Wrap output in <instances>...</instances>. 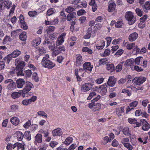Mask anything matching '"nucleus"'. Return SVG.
Segmentation results:
<instances>
[{"mask_svg":"<svg viewBox=\"0 0 150 150\" xmlns=\"http://www.w3.org/2000/svg\"><path fill=\"white\" fill-rule=\"evenodd\" d=\"M12 59V58L11 57V54H8L7 55V56L4 58L3 60L4 61H2L1 62V63H3L4 64V63L5 62L6 64H8L9 62Z\"/></svg>","mask_w":150,"mask_h":150,"instance_id":"23","label":"nucleus"},{"mask_svg":"<svg viewBox=\"0 0 150 150\" xmlns=\"http://www.w3.org/2000/svg\"><path fill=\"white\" fill-rule=\"evenodd\" d=\"M25 83V81L22 79H18L16 81V86L18 88H22Z\"/></svg>","mask_w":150,"mask_h":150,"instance_id":"15","label":"nucleus"},{"mask_svg":"<svg viewBox=\"0 0 150 150\" xmlns=\"http://www.w3.org/2000/svg\"><path fill=\"white\" fill-rule=\"evenodd\" d=\"M21 32V30L19 29H17L12 31L11 33V36L16 37L18 36Z\"/></svg>","mask_w":150,"mask_h":150,"instance_id":"26","label":"nucleus"},{"mask_svg":"<svg viewBox=\"0 0 150 150\" xmlns=\"http://www.w3.org/2000/svg\"><path fill=\"white\" fill-rule=\"evenodd\" d=\"M140 123L142 125V129L144 131H148L150 128L149 124L145 119L140 120Z\"/></svg>","mask_w":150,"mask_h":150,"instance_id":"7","label":"nucleus"},{"mask_svg":"<svg viewBox=\"0 0 150 150\" xmlns=\"http://www.w3.org/2000/svg\"><path fill=\"white\" fill-rule=\"evenodd\" d=\"M55 66V64L50 60H47V68L51 69Z\"/></svg>","mask_w":150,"mask_h":150,"instance_id":"37","label":"nucleus"},{"mask_svg":"<svg viewBox=\"0 0 150 150\" xmlns=\"http://www.w3.org/2000/svg\"><path fill=\"white\" fill-rule=\"evenodd\" d=\"M88 106V108L92 109V111L93 112L99 110L101 107V105L100 103L95 101H92L89 103Z\"/></svg>","mask_w":150,"mask_h":150,"instance_id":"1","label":"nucleus"},{"mask_svg":"<svg viewBox=\"0 0 150 150\" xmlns=\"http://www.w3.org/2000/svg\"><path fill=\"white\" fill-rule=\"evenodd\" d=\"M52 45H49L48 47L50 50L53 51L55 48V44L54 41L52 40Z\"/></svg>","mask_w":150,"mask_h":150,"instance_id":"56","label":"nucleus"},{"mask_svg":"<svg viewBox=\"0 0 150 150\" xmlns=\"http://www.w3.org/2000/svg\"><path fill=\"white\" fill-rule=\"evenodd\" d=\"M125 18L130 25L133 24L136 21L135 18L134 17L132 12L131 11L127 12Z\"/></svg>","mask_w":150,"mask_h":150,"instance_id":"3","label":"nucleus"},{"mask_svg":"<svg viewBox=\"0 0 150 150\" xmlns=\"http://www.w3.org/2000/svg\"><path fill=\"white\" fill-rule=\"evenodd\" d=\"M28 14L30 17H34L37 14V12L35 11H30L28 12Z\"/></svg>","mask_w":150,"mask_h":150,"instance_id":"64","label":"nucleus"},{"mask_svg":"<svg viewBox=\"0 0 150 150\" xmlns=\"http://www.w3.org/2000/svg\"><path fill=\"white\" fill-rule=\"evenodd\" d=\"M20 93L17 92L13 93L11 96L12 98L13 99H16L19 97L21 95L22 96L21 91H20Z\"/></svg>","mask_w":150,"mask_h":150,"instance_id":"25","label":"nucleus"},{"mask_svg":"<svg viewBox=\"0 0 150 150\" xmlns=\"http://www.w3.org/2000/svg\"><path fill=\"white\" fill-rule=\"evenodd\" d=\"M134 69L138 72L142 71L143 69L139 67L138 66H135L134 67Z\"/></svg>","mask_w":150,"mask_h":150,"instance_id":"63","label":"nucleus"},{"mask_svg":"<svg viewBox=\"0 0 150 150\" xmlns=\"http://www.w3.org/2000/svg\"><path fill=\"white\" fill-rule=\"evenodd\" d=\"M138 104V102L137 101L135 100L130 103L129 104V106L130 107L133 109L134 107L137 106Z\"/></svg>","mask_w":150,"mask_h":150,"instance_id":"40","label":"nucleus"},{"mask_svg":"<svg viewBox=\"0 0 150 150\" xmlns=\"http://www.w3.org/2000/svg\"><path fill=\"white\" fill-rule=\"evenodd\" d=\"M124 62H122L120 64H119L117 65L115 69L116 71V72H119L122 69V64H123Z\"/></svg>","mask_w":150,"mask_h":150,"instance_id":"41","label":"nucleus"},{"mask_svg":"<svg viewBox=\"0 0 150 150\" xmlns=\"http://www.w3.org/2000/svg\"><path fill=\"white\" fill-rule=\"evenodd\" d=\"M42 135L40 134H38L35 137V141L38 143L42 142Z\"/></svg>","mask_w":150,"mask_h":150,"instance_id":"43","label":"nucleus"},{"mask_svg":"<svg viewBox=\"0 0 150 150\" xmlns=\"http://www.w3.org/2000/svg\"><path fill=\"white\" fill-rule=\"evenodd\" d=\"M82 50L83 52H87L90 54H92L93 53L92 50L87 47H83L82 49Z\"/></svg>","mask_w":150,"mask_h":150,"instance_id":"35","label":"nucleus"},{"mask_svg":"<svg viewBox=\"0 0 150 150\" xmlns=\"http://www.w3.org/2000/svg\"><path fill=\"white\" fill-rule=\"evenodd\" d=\"M20 39L23 41H24L26 39V33L25 32H22L21 33L19 36Z\"/></svg>","mask_w":150,"mask_h":150,"instance_id":"30","label":"nucleus"},{"mask_svg":"<svg viewBox=\"0 0 150 150\" xmlns=\"http://www.w3.org/2000/svg\"><path fill=\"white\" fill-rule=\"evenodd\" d=\"M107 70L110 71L112 73L115 71V67L113 64H107L106 67Z\"/></svg>","mask_w":150,"mask_h":150,"instance_id":"20","label":"nucleus"},{"mask_svg":"<svg viewBox=\"0 0 150 150\" xmlns=\"http://www.w3.org/2000/svg\"><path fill=\"white\" fill-rule=\"evenodd\" d=\"M127 43V44L126 45V48L129 50H130L132 49L133 46L135 45V44L134 43H129L128 42Z\"/></svg>","mask_w":150,"mask_h":150,"instance_id":"44","label":"nucleus"},{"mask_svg":"<svg viewBox=\"0 0 150 150\" xmlns=\"http://www.w3.org/2000/svg\"><path fill=\"white\" fill-rule=\"evenodd\" d=\"M83 67L84 68V70L88 71L91 72L92 71V69L93 68V65H91L90 62H87L84 63L83 65Z\"/></svg>","mask_w":150,"mask_h":150,"instance_id":"9","label":"nucleus"},{"mask_svg":"<svg viewBox=\"0 0 150 150\" xmlns=\"http://www.w3.org/2000/svg\"><path fill=\"white\" fill-rule=\"evenodd\" d=\"M25 66V63L24 62L22 61L21 62L16 66V69L18 71L17 72V76L21 75L23 76L24 74L23 73V69Z\"/></svg>","mask_w":150,"mask_h":150,"instance_id":"5","label":"nucleus"},{"mask_svg":"<svg viewBox=\"0 0 150 150\" xmlns=\"http://www.w3.org/2000/svg\"><path fill=\"white\" fill-rule=\"evenodd\" d=\"M21 54V52L18 50H14L10 54L12 58H16Z\"/></svg>","mask_w":150,"mask_h":150,"instance_id":"27","label":"nucleus"},{"mask_svg":"<svg viewBox=\"0 0 150 150\" xmlns=\"http://www.w3.org/2000/svg\"><path fill=\"white\" fill-rule=\"evenodd\" d=\"M124 24L122 21H118L115 24V27L117 28H121Z\"/></svg>","mask_w":150,"mask_h":150,"instance_id":"38","label":"nucleus"},{"mask_svg":"<svg viewBox=\"0 0 150 150\" xmlns=\"http://www.w3.org/2000/svg\"><path fill=\"white\" fill-rule=\"evenodd\" d=\"M128 121L129 123L131 124H136V125L134 126V127H139L141 126V124L139 122L137 121V120L135 119H132L131 118H129L128 119Z\"/></svg>","mask_w":150,"mask_h":150,"instance_id":"12","label":"nucleus"},{"mask_svg":"<svg viewBox=\"0 0 150 150\" xmlns=\"http://www.w3.org/2000/svg\"><path fill=\"white\" fill-rule=\"evenodd\" d=\"M59 51L60 52V53H62V52H64L65 51V49L64 45L59 46L58 47H57Z\"/></svg>","mask_w":150,"mask_h":150,"instance_id":"55","label":"nucleus"},{"mask_svg":"<svg viewBox=\"0 0 150 150\" xmlns=\"http://www.w3.org/2000/svg\"><path fill=\"white\" fill-rule=\"evenodd\" d=\"M112 145L114 147L117 146L118 145V142L115 139H114L112 142Z\"/></svg>","mask_w":150,"mask_h":150,"instance_id":"61","label":"nucleus"},{"mask_svg":"<svg viewBox=\"0 0 150 150\" xmlns=\"http://www.w3.org/2000/svg\"><path fill=\"white\" fill-rule=\"evenodd\" d=\"M146 79V78L143 76H137L135 77L132 81L135 84L139 86L145 82Z\"/></svg>","mask_w":150,"mask_h":150,"instance_id":"4","label":"nucleus"},{"mask_svg":"<svg viewBox=\"0 0 150 150\" xmlns=\"http://www.w3.org/2000/svg\"><path fill=\"white\" fill-rule=\"evenodd\" d=\"M40 41L41 39L40 38H38L36 40H34L33 42L34 43V46H35L38 45L40 44Z\"/></svg>","mask_w":150,"mask_h":150,"instance_id":"50","label":"nucleus"},{"mask_svg":"<svg viewBox=\"0 0 150 150\" xmlns=\"http://www.w3.org/2000/svg\"><path fill=\"white\" fill-rule=\"evenodd\" d=\"M108 87V85L106 84H104L100 86L98 88V91L100 90V93L103 96L105 95L107 91L106 88Z\"/></svg>","mask_w":150,"mask_h":150,"instance_id":"11","label":"nucleus"},{"mask_svg":"<svg viewBox=\"0 0 150 150\" xmlns=\"http://www.w3.org/2000/svg\"><path fill=\"white\" fill-rule=\"evenodd\" d=\"M11 123L15 125H17L19 122V119L17 117H14L10 119Z\"/></svg>","mask_w":150,"mask_h":150,"instance_id":"19","label":"nucleus"},{"mask_svg":"<svg viewBox=\"0 0 150 150\" xmlns=\"http://www.w3.org/2000/svg\"><path fill=\"white\" fill-rule=\"evenodd\" d=\"M135 12L139 16L141 17L142 16L143 12L142 9L139 8H137L135 9Z\"/></svg>","mask_w":150,"mask_h":150,"instance_id":"42","label":"nucleus"},{"mask_svg":"<svg viewBox=\"0 0 150 150\" xmlns=\"http://www.w3.org/2000/svg\"><path fill=\"white\" fill-rule=\"evenodd\" d=\"M66 33H63L58 37L56 44L57 46L62 45L64 41V38L66 36Z\"/></svg>","mask_w":150,"mask_h":150,"instance_id":"6","label":"nucleus"},{"mask_svg":"<svg viewBox=\"0 0 150 150\" xmlns=\"http://www.w3.org/2000/svg\"><path fill=\"white\" fill-rule=\"evenodd\" d=\"M116 7V4L114 2L110 3L108 6V11L109 12H112L115 9Z\"/></svg>","mask_w":150,"mask_h":150,"instance_id":"22","label":"nucleus"},{"mask_svg":"<svg viewBox=\"0 0 150 150\" xmlns=\"http://www.w3.org/2000/svg\"><path fill=\"white\" fill-rule=\"evenodd\" d=\"M92 88V84L90 83L83 84L81 87V90L83 92L88 91Z\"/></svg>","mask_w":150,"mask_h":150,"instance_id":"10","label":"nucleus"},{"mask_svg":"<svg viewBox=\"0 0 150 150\" xmlns=\"http://www.w3.org/2000/svg\"><path fill=\"white\" fill-rule=\"evenodd\" d=\"M106 39L107 41V45L106 47H108L110 45L112 40V38L110 37H108L106 38Z\"/></svg>","mask_w":150,"mask_h":150,"instance_id":"57","label":"nucleus"},{"mask_svg":"<svg viewBox=\"0 0 150 150\" xmlns=\"http://www.w3.org/2000/svg\"><path fill=\"white\" fill-rule=\"evenodd\" d=\"M110 140L111 139H109L108 137L106 136L103 138V141L102 142V144L103 145L105 144L110 142Z\"/></svg>","mask_w":150,"mask_h":150,"instance_id":"47","label":"nucleus"},{"mask_svg":"<svg viewBox=\"0 0 150 150\" xmlns=\"http://www.w3.org/2000/svg\"><path fill=\"white\" fill-rule=\"evenodd\" d=\"M56 10L54 8H51L47 10V16H50L55 13Z\"/></svg>","mask_w":150,"mask_h":150,"instance_id":"46","label":"nucleus"},{"mask_svg":"<svg viewBox=\"0 0 150 150\" xmlns=\"http://www.w3.org/2000/svg\"><path fill=\"white\" fill-rule=\"evenodd\" d=\"M101 45H97L96 48L98 50L102 49L105 46V42L104 40H101Z\"/></svg>","mask_w":150,"mask_h":150,"instance_id":"34","label":"nucleus"},{"mask_svg":"<svg viewBox=\"0 0 150 150\" xmlns=\"http://www.w3.org/2000/svg\"><path fill=\"white\" fill-rule=\"evenodd\" d=\"M25 83V87L21 91L22 96L23 97H24L25 96H27V93L30 90L33 86V84L29 82H27Z\"/></svg>","mask_w":150,"mask_h":150,"instance_id":"2","label":"nucleus"},{"mask_svg":"<svg viewBox=\"0 0 150 150\" xmlns=\"http://www.w3.org/2000/svg\"><path fill=\"white\" fill-rule=\"evenodd\" d=\"M147 61L144 59L143 57L142 61L140 63V65L142 66L144 68H146L147 67Z\"/></svg>","mask_w":150,"mask_h":150,"instance_id":"48","label":"nucleus"},{"mask_svg":"<svg viewBox=\"0 0 150 150\" xmlns=\"http://www.w3.org/2000/svg\"><path fill=\"white\" fill-rule=\"evenodd\" d=\"M108 61L107 58L100 59L98 61V64L99 66L104 65Z\"/></svg>","mask_w":150,"mask_h":150,"instance_id":"36","label":"nucleus"},{"mask_svg":"<svg viewBox=\"0 0 150 150\" xmlns=\"http://www.w3.org/2000/svg\"><path fill=\"white\" fill-rule=\"evenodd\" d=\"M89 5L92 6V11L93 12L96 11L97 9V6L95 1V0H91L89 3Z\"/></svg>","mask_w":150,"mask_h":150,"instance_id":"18","label":"nucleus"},{"mask_svg":"<svg viewBox=\"0 0 150 150\" xmlns=\"http://www.w3.org/2000/svg\"><path fill=\"white\" fill-rule=\"evenodd\" d=\"M17 138L19 141L21 140L24 136L23 134L21 132H17Z\"/></svg>","mask_w":150,"mask_h":150,"instance_id":"52","label":"nucleus"},{"mask_svg":"<svg viewBox=\"0 0 150 150\" xmlns=\"http://www.w3.org/2000/svg\"><path fill=\"white\" fill-rule=\"evenodd\" d=\"M72 138L71 137H69L66 139L64 143L66 145H69L72 142Z\"/></svg>","mask_w":150,"mask_h":150,"instance_id":"31","label":"nucleus"},{"mask_svg":"<svg viewBox=\"0 0 150 150\" xmlns=\"http://www.w3.org/2000/svg\"><path fill=\"white\" fill-rule=\"evenodd\" d=\"M17 148L18 149H21L22 150H25V149H26V145L24 143L22 144L18 142Z\"/></svg>","mask_w":150,"mask_h":150,"instance_id":"45","label":"nucleus"},{"mask_svg":"<svg viewBox=\"0 0 150 150\" xmlns=\"http://www.w3.org/2000/svg\"><path fill=\"white\" fill-rule=\"evenodd\" d=\"M74 10V7L70 6H68L67 8L65 9V11L67 12L70 13L71 12H73Z\"/></svg>","mask_w":150,"mask_h":150,"instance_id":"39","label":"nucleus"},{"mask_svg":"<svg viewBox=\"0 0 150 150\" xmlns=\"http://www.w3.org/2000/svg\"><path fill=\"white\" fill-rule=\"evenodd\" d=\"M121 40H122V39L121 38H119L117 39H115L112 41V43L114 45L118 44Z\"/></svg>","mask_w":150,"mask_h":150,"instance_id":"54","label":"nucleus"},{"mask_svg":"<svg viewBox=\"0 0 150 150\" xmlns=\"http://www.w3.org/2000/svg\"><path fill=\"white\" fill-rule=\"evenodd\" d=\"M115 83L116 81L114 77L113 76H110L107 82L108 85L109 86L113 87L115 86Z\"/></svg>","mask_w":150,"mask_h":150,"instance_id":"13","label":"nucleus"},{"mask_svg":"<svg viewBox=\"0 0 150 150\" xmlns=\"http://www.w3.org/2000/svg\"><path fill=\"white\" fill-rule=\"evenodd\" d=\"M122 93L127 94L128 96H130L131 95V91L127 89H123L122 91Z\"/></svg>","mask_w":150,"mask_h":150,"instance_id":"49","label":"nucleus"},{"mask_svg":"<svg viewBox=\"0 0 150 150\" xmlns=\"http://www.w3.org/2000/svg\"><path fill=\"white\" fill-rule=\"evenodd\" d=\"M59 22L58 18L57 17L54 20H50V21H47V25H55L58 23Z\"/></svg>","mask_w":150,"mask_h":150,"instance_id":"29","label":"nucleus"},{"mask_svg":"<svg viewBox=\"0 0 150 150\" xmlns=\"http://www.w3.org/2000/svg\"><path fill=\"white\" fill-rule=\"evenodd\" d=\"M31 125V122L30 120H29L23 125V127L25 128H28Z\"/></svg>","mask_w":150,"mask_h":150,"instance_id":"60","label":"nucleus"},{"mask_svg":"<svg viewBox=\"0 0 150 150\" xmlns=\"http://www.w3.org/2000/svg\"><path fill=\"white\" fill-rule=\"evenodd\" d=\"M143 59V57H138L136 58L135 60V64L137 65H140Z\"/></svg>","mask_w":150,"mask_h":150,"instance_id":"32","label":"nucleus"},{"mask_svg":"<svg viewBox=\"0 0 150 150\" xmlns=\"http://www.w3.org/2000/svg\"><path fill=\"white\" fill-rule=\"evenodd\" d=\"M124 111L123 107H121L120 108H117L116 109V113L118 116L119 117L122 115V114L124 112Z\"/></svg>","mask_w":150,"mask_h":150,"instance_id":"24","label":"nucleus"},{"mask_svg":"<svg viewBox=\"0 0 150 150\" xmlns=\"http://www.w3.org/2000/svg\"><path fill=\"white\" fill-rule=\"evenodd\" d=\"M83 59L82 56L80 54L76 55V59L74 62V65L76 67L81 66L83 63Z\"/></svg>","mask_w":150,"mask_h":150,"instance_id":"8","label":"nucleus"},{"mask_svg":"<svg viewBox=\"0 0 150 150\" xmlns=\"http://www.w3.org/2000/svg\"><path fill=\"white\" fill-rule=\"evenodd\" d=\"M96 95V93L95 92H93L90 93L88 97L87 98V100H90L93 97Z\"/></svg>","mask_w":150,"mask_h":150,"instance_id":"58","label":"nucleus"},{"mask_svg":"<svg viewBox=\"0 0 150 150\" xmlns=\"http://www.w3.org/2000/svg\"><path fill=\"white\" fill-rule=\"evenodd\" d=\"M60 53V52L59 51V50L57 48L56 50H54L52 52V54L53 56H56Z\"/></svg>","mask_w":150,"mask_h":150,"instance_id":"59","label":"nucleus"},{"mask_svg":"<svg viewBox=\"0 0 150 150\" xmlns=\"http://www.w3.org/2000/svg\"><path fill=\"white\" fill-rule=\"evenodd\" d=\"M92 29L91 27L88 28L86 34L84 36V38L85 39H89L91 37V33L92 32Z\"/></svg>","mask_w":150,"mask_h":150,"instance_id":"21","label":"nucleus"},{"mask_svg":"<svg viewBox=\"0 0 150 150\" xmlns=\"http://www.w3.org/2000/svg\"><path fill=\"white\" fill-rule=\"evenodd\" d=\"M2 0L3 1V4H4V7L8 9H9L10 8V6L11 5V2L8 0Z\"/></svg>","mask_w":150,"mask_h":150,"instance_id":"28","label":"nucleus"},{"mask_svg":"<svg viewBox=\"0 0 150 150\" xmlns=\"http://www.w3.org/2000/svg\"><path fill=\"white\" fill-rule=\"evenodd\" d=\"M144 11L146 13H148V10H150V1H146L142 6Z\"/></svg>","mask_w":150,"mask_h":150,"instance_id":"14","label":"nucleus"},{"mask_svg":"<svg viewBox=\"0 0 150 150\" xmlns=\"http://www.w3.org/2000/svg\"><path fill=\"white\" fill-rule=\"evenodd\" d=\"M46 55V57L43 58L41 63L42 66L45 68L47 67V66L46 65L47 64V57Z\"/></svg>","mask_w":150,"mask_h":150,"instance_id":"33","label":"nucleus"},{"mask_svg":"<svg viewBox=\"0 0 150 150\" xmlns=\"http://www.w3.org/2000/svg\"><path fill=\"white\" fill-rule=\"evenodd\" d=\"M74 16L73 14L71 13H69L67 17V19L68 21L72 20L74 18Z\"/></svg>","mask_w":150,"mask_h":150,"instance_id":"53","label":"nucleus"},{"mask_svg":"<svg viewBox=\"0 0 150 150\" xmlns=\"http://www.w3.org/2000/svg\"><path fill=\"white\" fill-rule=\"evenodd\" d=\"M138 34L136 32L131 33L129 36V40L131 42H133L137 39L138 37Z\"/></svg>","mask_w":150,"mask_h":150,"instance_id":"16","label":"nucleus"},{"mask_svg":"<svg viewBox=\"0 0 150 150\" xmlns=\"http://www.w3.org/2000/svg\"><path fill=\"white\" fill-rule=\"evenodd\" d=\"M124 146L127 148L129 150H132L133 149L132 146L130 144V143H125L123 145Z\"/></svg>","mask_w":150,"mask_h":150,"instance_id":"51","label":"nucleus"},{"mask_svg":"<svg viewBox=\"0 0 150 150\" xmlns=\"http://www.w3.org/2000/svg\"><path fill=\"white\" fill-rule=\"evenodd\" d=\"M18 142H16L14 144H12L11 143H9L7 144L6 146V149L7 150H11L12 149H18Z\"/></svg>","mask_w":150,"mask_h":150,"instance_id":"17","label":"nucleus"},{"mask_svg":"<svg viewBox=\"0 0 150 150\" xmlns=\"http://www.w3.org/2000/svg\"><path fill=\"white\" fill-rule=\"evenodd\" d=\"M30 101L29 99L24 100L22 101V103L24 105H27L28 104H31L30 102Z\"/></svg>","mask_w":150,"mask_h":150,"instance_id":"62","label":"nucleus"}]
</instances>
